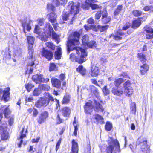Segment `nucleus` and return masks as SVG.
<instances>
[{
	"instance_id": "f257e3e1",
	"label": "nucleus",
	"mask_w": 153,
	"mask_h": 153,
	"mask_svg": "<svg viewBox=\"0 0 153 153\" xmlns=\"http://www.w3.org/2000/svg\"><path fill=\"white\" fill-rule=\"evenodd\" d=\"M80 34L79 32L75 31L73 36L70 37L68 39V42L67 43L68 51L70 52L71 51L75 50L76 53L79 55L81 53L80 56L75 59L76 62L79 64H82L86 60L85 58L87 54L85 49L80 47L76 46V45L79 43V39Z\"/></svg>"
},
{
	"instance_id": "f03ea898",
	"label": "nucleus",
	"mask_w": 153,
	"mask_h": 153,
	"mask_svg": "<svg viewBox=\"0 0 153 153\" xmlns=\"http://www.w3.org/2000/svg\"><path fill=\"white\" fill-rule=\"evenodd\" d=\"M43 30L44 35H43L42 40H44L45 41H46L48 36L51 35L52 33V38L55 40L56 42L57 43L59 42V36L54 31L52 26L50 25L49 23L48 22H46Z\"/></svg>"
},
{
	"instance_id": "7ed1b4c3",
	"label": "nucleus",
	"mask_w": 153,
	"mask_h": 153,
	"mask_svg": "<svg viewBox=\"0 0 153 153\" xmlns=\"http://www.w3.org/2000/svg\"><path fill=\"white\" fill-rule=\"evenodd\" d=\"M68 7L70 8V12L71 15V21H73L75 19V16L79 13L80 9L79 4L78 3H74L73 1H70L68 3Z\"/></svg>"
},
{
	"instance_id": "20e7f679",
	"label": "nucleus",
	"mask_w": 153,
	"mask_h": 153,
	"mask_svg": "<svg viewBox=\"0 0 153 153\" xmlns=\"http://www.w3.org/2000/svg\"><path fill=\"white\" fill-rule=\"evenodd\" d=\"M137 144L141 146V149L143 153H149L150 149L147 145V141L143 139L138 138L137 142Z\"/></svg>"
},
{
	"instance_id": "39448f33",
	"label": "nucleus",
	"mask_w": 153,
	"mask_h": 153,
	"mask_svg": "<svg viewBox=\"0 0 153 153\" xmlns=\"http://www.w3.org/2000/svg\"><path fill=\"white\" fill-rule=\"evenodd\" d=\"M112 143L114 146L109 145L107 148V153H112L114 147L115 148V153H119L120 152V145L119 143L117 140H114L112 141Z\"/></svg>"
},
{
	"instance_id": "423d86ee",
	"label": "nucleus",
	"mask_w": 153,
	"mask_h": 153,
	"mask_svg": "<svg viewBox=\"0 0 153 153\" xmlns=\"http://www.w3.org/2000/svg\"><path fill=\"white\" fill-rule=\"evenodd\" d=\"M94 1V0H86L85 4L82 5V7L87 10H88L90 7L93 10L99 8L98 5L93 4Z\"/></svg>"
},
{
	"instance_id": "0eeeda50",
	"label": "nucleus",
	"mask_w": 153,
	"mask_h": 153,
	"mask_svg": "<svg viewBox=\"0 0 153 153\" xmlns=\"http://www.w3.org/2000/svg\"><path fill=\"white\" fill-rule=\"evenodd\" d=\"M32 79L33 81L37 83H39L41 82H47L49 80V78H48L45 79L44 76L41 74L34 75L32 77Z\"/></svg>"
},
{
	"instance_id": "6e6552de",
	"label": "nucleus",
	"mask_w": 153,
	"mask_h": 153,
	"mask_svg": "<svg viewBox=\"0 0 153 153\" xmlns=\"http://www.w3.org/2000/svg\"><path fill=\"white\" fill-rule=\"evenodd\" d=\"M144 33L146 35V39H152L153 38V29L146 25L144 27Z\"/></svg>"
},
{
	"instance_id": "1a4fd4ad",
	"label": "nucleus",
	"mask_w": 153,
	"mask_h": 153,
	"mask_svg": "<svg viewBox=\"0 0 153 153\" xmlns=\"http://www.w3.org/2000/svg\"><path fill=\"white\" fill-rule=\"evenodd\" d=\"M131 83L129 80L127 81L123 84V86L125 88L124 92L127 96H130L133 93V89L131 87Z\"/></svg>"
},
{
	"instance_id": "9d476101",
	"label": "nucleus",
	"mask_w": 153,
	"mask_h": 153,
	"mask_svg": "<svg viewBox=\"0 0 153 153\" xmlns=\"http://www.w3.org/2000/svg\"><path fill=\"white\" fill-rule=\"evenodd\" d=\"M48 104V99L44 97L41 98L35 103V106L38 108L46 107Z\"/></svg>"
},
{
	"instance_id": "9b49d317",
	"label": "nucleus",
	"mask_w": 153,
	"mask_h": 153,
	"mask_svg": "<svg viewBox=\"0 0 153 153\" xmlns=\"http://www.w3.org/2000/svg\"><path fill=\"white\" fill-rule=\"evenodd\" d=\"M42 56L45 57L48 60L51 59L53 57V53L50 51L43 48L42 51Z\"/></svg>"
},
{
	"instance_id": "f8f14e48",
	"label": "nucleus",
	"mask_w": 153,
	"mask_h": 153,
	"mask_svg": "<svg viewBox=\"0 0 153 153\" xmlns=\"http://www.w3.org/2000/svg\"><path fill=\"white\" fill-rule=\"evenodd\" d=\"M10 88L9 87L6 88L4 90L0 89V97H2L5 101L7 100L9 97L10 93Z\"/></svg>"
},
{
	"instance_id": "ddd939ff",
	"label": "nucleus",
	"mask_w": 153,
	"mask_h": 153,
	"mask_svg": "<svg viewBox=\"0 0 153 153\" xmlns=\"http://www.w3.org/2000/svg\"><path fill=\"white\" fill-rule=\"evenodd\" d=\"M48 117V114L47 111L42 112L39 116L37 119V122L39 124H41L44 123Z\"/></svg>"
},
{
	"instance_id": "4468645a",
	"label": "nucleus",
	"mask_w": 153,
	"mask_h": 153,
	"mask_svg": "<svg viewBox=\"0 0 153 153\" xmlns=\"http://www.w3.org/2000/svg\"><path fill=\"white\" fill-rule=\"evenodd\" d=\"M121 76H123V78H124V79L122 78H119L117 79L114 81V84L115 86L117 87H118L123 82L124 79L126 80V79L129 78L126 72L122 73Z\"/></svg>"
},
{
	"instance_id": "2eb2a0df",
	"label": "nucleus",
	"mask_w": 153,
	"mask_h": 153,
	"mask_svg": "<svg viewBox=\"0 0 153 153\" xmlns=\"http://www.w3.org/2000/svg\"><path fill=\"white\" fill-rule=\"evenodd\" d=\"M124 32L122 30H119L115 33V35L111 34L110 37L114 39L115 40H120L122 39V37L124 35Z\"/></svg>"
},
{
	"instance_id": "dca6fc26",
	"label": "nucleus",
	"mask_w": 153,
	"mask_h": 153,
	"mask_svg": "<svg viewBox=\"0 0 153 153\" xmlns=\"http://www.w3.org/2000/svg\"><path fill=\"white\" fill-rule=\"evenodd\" d=\"M92 102L89 101L87 102L84 106L85 112L88 114H90L92 111L94 106L92 105Z\"/></svg>"
},
{
	"instance_id": "f3484780",
	"label": "nucleus",
	"mask_w": 153,
	"mask_h": 153,
	"mask_svg": "<svg viewBox=\"0 0 153 153\" xmlns=\"http://www.w3.org/2000/svg\"><path fill=\"white\" fill-rule=\"evenodd\" d=\"M94 108L95 111L98 113L103 111L104 109L102 105L100 103L99 101L94 100Z\"/></svg>"
},
{
	"instance_id": "a211bd4d",
	"label": "nucleus",
	"mask_w": 153,
	"mask_h": 153,
	"mask_svg": "<svg viewBox=\"0 0 153 153\" xmlns=\"http://www.w3.org/2000/svg\"><path fill=\"white\" fill-rule=\"evenodd\" d=\"M89 90L92 94H93L98 100L101 101L98 90L96 87L93 85L90 86Z\"/></svg>"
},
{
	"instance_id": "6ab92c4d",
	"label": "nucleus",
	"mask_w": 153,
	"mask_h": 153,
	"mask_svg": "<svg viewBox=\"0 0 153 153\" xmlns=\"http://www.w3.org/2000/svg\"><path fill=\"white\" fill-rule=\"evenodd\" d=\"M52 2V3L48 4H47V9L48 11H51L53 12L55 10V6L53 4H55L56 6H58L60 5V2L58 0H51Z\"/></svg>"
},
{
	"instance_id": "aec40b11",
	"label": "nucleus",
	"mask_w": 153,
	"mask_h": 153,
	"mask_svg": "<svg viewBox=\"0 0 153 153\" xmlns=\"http://www.w3.org/2000/svg\"><path fill=\"white\" fill-rule=\"evenodd\" d=\"M111 20V18L107 16V13L106 10L103 9L102 10V22L105 24L108 23Z\"/></svg>"
},
{
	"instance_id": "412c9836",
	"label": "nucleus",
	"mask_w": 153,
	"mask_h": 153,
	"mask_svg": "<svg viewBox=\"0 0 153 153\" xmlns=\"http://www.w3.org/2000/svg\"><path fill=\"white\" fill-rule=\"evenodd\" d=\"M48 20L52 23V25L55 28V25L54 23H56V16L54 12H51L50 14H48Z\"/></svg>"
},
{
	"instance_id": "4be33fe9",
	"label": "nucleus",
	"mask_w": 153,
	"mask_h": 153,
	"mask_svg": "<svg viewBox=\"0 0 153 153\" xmlns=\"http://www.w3.org/2000/svg\"><path fill=\"white\" fill-rule=\"evenodd\" d=\"M31 22H32L31 20L29 22H27L26 21H22V25L23 27V31L25 33H26V29L27 31H29L31 29L30 26V23Z\"/></svg>"
},
{
	"instance_id": "5701e85b",
	"label": "nucleus",
	"mask_w": 153,
	"mask_h": 153,
	"mask_svg": "<svg viewBox=\"0 0 153 153\" xmlns=\"http://www.w3.org/2000/svg\"><path fill=\"white\" fill-rule=\"evenodd\" d=\"M51 81L52 85L58 89L61 88V82L60 81L56 78L53 77L51 79Z\"/></svg>"
},
{
	"instance_id": "b1692460",
	"label": "nucleus",
	"mask_w": 153,
	"mask_h": 153,
	"mask_svg": "<svg viewBox=\"0 0 153 153\" xmlns=\"http://www.w3.org/2000/svg\"><path fill=\"white\" fill-rule=\"evenodd\" d=\"M61 112L62 115L64 117H68L71 113V109L69 107H64L61 110Z\"/></svg>"
},
{
	"instance_id": "393cba45",
	"label": "nucleus",
	"mask_w": 153,
	"mask_h": 153,
	"mask_svg": "<svg viewBox=\"0 0 153 153\" xmlns=\"http://www.w3.org/2000/svg\"><path fill=\"white\" fill-rule=\"evenodd\" d=\"M149 67L146 64H143L140 66V72L141 74H144L148 70Z\"/></svg>"
},
{
	"instance_id": "a878e982",
	"label": "nucleus",
	"mask_w": 153,
	"mask_h": 153,
	"mask_svg": "<svg viewBox=\"0 0 153 153\" xmlns=\"http://www.w3.org/2000/svg\"><path fill=\"white\" fill-rule=\"evenodd\" d=\"M61 55V48L60 47H58L57 48V51L55 53L54 57L55 59H60Z\"/></svg>"
},
{
	"instance_id": "bb28decb",
	"label": "nucleus",
	"mask_w": 153,
	"mask_h": 153,
	"mask_svg": "<svg viewBox=\"0 0 153 153\" xmlns=\"http://www.w3.org/2000/svg\"><path fill=\"white\" fill-rule=\"evenodd\" d=\"M22 54V49L19 48H17L14 50L13 53V56L15 57H19L21 56Z\"/></svg>"
},
{
	"instance_id": "cd10ccee",
	"label": "nucleus",
	"mask_w": 153,
	"mask_h": 153,
	"mask_svg": "<svg viewBox=\"0 0 153 153\" xmlns=\"http://www.w3.org/2000/svg\"><path fill=\"white\" fill-rule=\"evenodd\" d=\"M9 106H2L1 108H2L3 107L4 108V114L5 117L6 118H8L9 117V115L10 114L11 111L8 108Z\"/></svg>"
},
{
	"instance_id": "c85d7f7f",
	"label": "nucleus",
	"mask_w": 153,
	"mask_h": 153,
	"mask_svg": "<svg viewBox=\"0 0 153 153\" xmlns=\"http://www.w3.org/2000/svg\"><path fill=\"white\" fill-rule=\"evenodd\" d=\"M112 92L114 95L120 96L123 94V90H119L118 88H112Z\"/></svg>"
},
{
	"instance_id": "c756f323",
	"label": "nucleus",
	"mask_w": 153,
	"mask_h": 153,
	"mask_svg": "<svg viewBox=\"0 0 153 153\" xmlns=\"http://www.w3.org/2000/svg\"><path fill=\"white\" fill-rule=\"evenodd\" d=\"M141 24V20L140 19H137L134 20L132 22V27L133 28L135 29L138 27Z\"/></svg>"
},
{
	"instance_id": "7c9ffc66",
	"label": "nucleus",
	"mask_w": 153,
	"mask_h": 153,
	"mask_svg": "<svg viewBox=\"0 0 153 153\" xmlns=\"http://www.w3.org/2000/svg\"><path fill=\"white\" fill-rule=\"evenodd\" d=\"M70 15H71V13L69 14V12H66L64 11L62 13V17L63 21H67L68 20L69 17Z\"/></svg>"
},
{
	"instance_id": "2f4dec72",
	"label": "nucleus",
	"mask_w": 153,
	"mask_h": 153,
	"mask_svg": "<svg viewBox=\"0 0 153 153\" xmlns=\"http://www.w3.org/2000/svg\"><path fill=\"white\" fill-rule=\"evenodd\" d=\"M35 63L34 62H31L30 63H29L28 64L27 67V70L26 71V72H28V71L29 72L30 74H31L33 72V66L35 65Z\"/></svg>"
},
{
	"instance_id": "473e14b6",
	"label": "nucleus",
	"mask_w": 153,
	"mask_h": 153,
	"mask_svg": "<svg viewBox=\"0 0 153 153\" xmlns=\"http://www.w3.org/2000/svg\"><path fill=\"white\" fill-rule=\"evenodd\" d=\"M99 72L98 68L97 67L95 66L91 69V76L93 77H95L97 75Z\"/></svg>"
},
{
	"instance_id": "72a5a7b5",
	"label": "nucleus",
	"mask_w": 153,
	"mask_h": 153,
	"mask_svg": "<svg viewBox=\"0 0 153 153\" xmlns=\"http://www.w3.org/2000/svg\"><path fill=\"white\" fill-rule=\"evenodd\" d=\"M39 88L41 90H42L45 91H48L50 89V86L45 84H42L39 86Z\"/></svg>"
},
{
	"instance_id": "f704fd0d",
	"label": "nucleus",
	"mask_w": 153,
	"mask_h": 153,
	"mask_svg": "<svg viewBox=\"0 0 153 153\" xmlns=\"http://www.w3.org/2000/svg\"><path fill=\"white\" fill-rule=\"evenodd\" d=\"M28 54L29 58L32 59L33 56V46L32 45H29L28 47Z\"/></svg>"
},
{
	"instance_id": "c9c22d12",
	"label": "nucleus",
	"mask_w": 153,
	"mask_h": 153,
	"mask_svg": "<svg viewBox=\"0 0 153 153\" xmlns=\"http://www.w3.org/2000/svg\"><path fill=\"white\" fill-rule=\"evenodd\" d=\"M24 128H22V131L21 132V136L20 137V139H21L20 142L18 143V147L19 148H20L21 147V145L22 144L23 140L22 139L24 137L26 136V135L24 133Z\"/></svg>"
},
{
	"instance_id": "e433bc0d",
	"label": "nucleus",
	"mask_w": 153,
	"mask_h": 153,
	"mask_svg": "<svg viewBox=\"0 0 153 153\" xmlns=\"http://www.w3.org/2000/svg\"><path fill=\"white\" fill-rule=\"evenodd\" d=\"M70 97L68 95H66L64 96L62 103L63 104H67L69 103L70 101Z\"/></svg>"
},
{
	"instance_id": "4c0bfd02",
	"label": "nucleus",
	"mask_w": 153,
	"mask_h": 153,
	"mask_svg": "<svg viewBox=\"0 0 153 153\" xmlns=\"http://www.w3.org/2000/svg\"><path fill=\"white\" fill-rule=\"evenodd\" d=\"M89 37L88 35H84L82 38V42L83 44L87 45L88 43Z\"/></svg>"
},
{
	"instance_id": "58836bf2",
	"label": "nucleus",
	"mask_w": 153,
	"mask_h": 153,
	"mask_svg": "<svg viewBox=\"0 0 153 153\" xmlns=\"http://www.w3.org/2000/svg\"><path fill=\"white\" fill-rule=\"evenodd\" d=\"M77 71L79 72L82 75L85 74L86 70L83 68L82 65L79 66L76 69Z\"/></svg>"
},
{
	"instance_id": "ea45409f",
	"label": "nucleus",
	"mask_w": 153,
	"mask_h": 153,
	"mask_svg": "<svg viewBox=\"0 0 153 153\" xmlns=\"http://www.w3.org/2000/svg\"><path fill=\"white\" fill-rule=\"evenodd\" d=\"M87 46L90 48H95L97 46V44L95 41H92L89 42Z\"/></svg>"
},
{
	"instance_id": "a19ab883",
	"label": "nucleus",
	"mask_w": 153,
	"mask_h": 153,
	"mask_svg": "<svg viewBox=\"0 0 153 153\" xmlns=\"http://www.w3.org/2000/svg\"><path fill=\"white\" fill-rule=\"evenodd\" d=\"M78 145L74 140L72 141V147L71 151H75V150H78Z\"/></svg>"
},
{
	"instance_id": "79ce46f5",
	"label": "nucleus",
	"mask_w": 153,
	"mask_h": 153,
	"mask_svg": "<svg viewBox=\"0 0 153 153\" xmlns=\"http://www.w3.org/2000/svg\"><path fill=\"white\" fill-rule=\"evenodd\" d=\"M45 45L47 47L53 50L55 49V46L52 42H47L45 43Z\"/></svg>"
},
{
	"instance_id": "37998d69",
	"label": "nucleus",
	"mask_w": 153,
	"mask_h": 153,
	"mask_svg": "<svg viewBox=\"0 0 153 153\" xmlns=\"http://www.w3.org/2000/svg\"><path fill=\"white\" fill-rule=\"evenodd\" d=\"M138 56L139 59L142 62H143V63L146 60V56L143 53H140L138 54Z\"/></svg>"
},
{
	"instance_id": "c03bdc74",
	"label": "nucleus",
	"mask_w": 153,
	"mask_h": 153,
	"mask_svg": "<svg viewBox=\"0 0 153 153\" xmlns=\"http://www.w3.org/2000/svg\"><path fill=\"white\" fill-rule=\"evenodd\" d=\"M45 95L46 96L45 97H46V99H48V103H49L50 101H53L54 98L50 95V93L48 92H45Z\"/></svg>"
},
{
	"instance_id": "a18cd8bd",
	"label": "nucleus",
	"mask_w": 153,
	"mask_h": 153,
	"mask_svg": "<svg viewBox=\"0 0 153 153\" xmlns=\"http://www.w3.org/2000/svg\"><path fill=\"white\" fill-rule=\"evenodd\" d=\"M27 39L28 43L32 46L34 42V38L32 36H28L27 37Z\"/></svg>"
},
{
	"instance_id": "49530a36",
	"label": "nucleus",
	"mask_w": 153,
	"mask_h": 153,
	"mask_svg": "<svg viewBox=\"0 0 153 153\" xmlns=\"http://www.w3.org/2000/svg\"><path fill=\"white\" fill-rule=\"evenodd\" d=\"M41 92V90L39 88L35 89L33 92V95L35 96H37L40 95Z\"/></svg>"
},
{
	"instance_id": "de8ad7c7",
	"label": "nucleus",
	"mask_w": 153,
	"mask_h": 153,
	"mask_svg": "<svg viewBox=\"0 0 153 153\" xmlns=\"http://www.w3.org/2000/svg\"><path fill=\"white\" fill-rule=\"evenodd\" d=\"M122 9L123 7L122 5L118 6L114 12V15H118L122 10Z\"/></svg>"
},
{
	"instance_id": "09e8293b",
	"label": "nucleus",
	"mask_w": 153,
	"mask_h": 153,
	"mask_svg": "<svg viewBox=\"0 0 153 153\" xmlns=\"http://www.w3.org/2000/svg\"><path fill=\"white\" fill-rule=\"evenodd\" d=\"M108 27V25L100 26L98 25V28L99 30L101 32H103L106 31Z\"/></svg>"
},
{
	"instance_id": "8fccbe9b",
	"label": "nucleus",
	"mask_w": 153,
	"mask_h": 153,
	"mask_svg": "<svg viewBox=\"0 0 153 153\" xmlns=\"http://www.w3.org/2000/svg\"><path fill=\"white\" fill-rule=\"evenodd\" d=\"M112 126L110 122H107L105 125V128L107 131H110L112 129Z\"/></svg>"
},
{
	"instance_id": "3c124183",
	"label": "nucleus",
	"mask_w": 153,
	"mask_h": 153,
	"mask_svg": "<svg viewBox=\"0 0 153 153\" xmlns=\"http://www.w3.org/2000/svg\"><path fill=\"white\" fill-rule=\"evenodd\" d=\"M94 116V119L98 123L102 121L103 119V117L98 114H96Z\"/></svg>"
},
{
	"instance_id": "603ef678",
	"label": "nucleus",
	"mask_w": 153,
	"mask_h": 153,
	"mask_svg": "<svg viewBox=\"0 0 153 153\" xmlns=\"http://www.w3.org/2000/svg\"><path fill=\"white\" fill-rule=\"evenodd\" d=\"M25 87L28 92L30 91L31 89L34 87V86L31 83H28L25 84Z\"/></svg>"
},
{
	"instance_id": "864d4df0",
	"label": "nucleus",
	"mask_w": 153,
	"mask_h": 153,
	"mask_svg": "<svg viewBox=\"0 0 153 153\" xmlns=\"http://www.w3.org/2000/svg\"><path fill=\"white\" fill-rule=\"evenodd\" d=\"M9 137L8 133L7 132H4L1 135V138L3 140H7Z\"/></svg>"
},
{
	"instance_id": "5fc2aeb1",
	"label": "nucleus",
	"mask_w": 153,
	"mask_h": 153,
	"mask_svg": "<svg viewBox=\"0 0 153 153\" xmlns=\"http://www.w3.org/2000/svg\"><path fill=\"white\" fill-rule=\"evenodd\" d=\"M133 14L136 17L139 16L142 14V12L139 10H136L132 12Z\"/></svg>"
},
{
	"instance_id": "6e6d98bb",
	"label": "nucleus",
	"mask_w": 153,
	"mask_h": 153,
	"mask_svg": "<svg viewBox=\"0 0 153 153\" xmlns=\"http://www.w3.org/2000/svg\"><path fill=\"white\" fill-rule=\"evenodd\" d=\"M102 15V11L101 10L98 11L95 14V19H99Z\"/></svg>"
},
{
	"instance_id": "4d7b16f0",
	"label": "nucleus",
	"mask_w": 153,
	"mask_h": 153,
	"mask_svg": "<svg viewBox=\"0 0 153 153\" xmlns=\"http://www.w3.org/2000/svg\"><path fill=\"white\" fill-rule=\"evenodd\" d=\"M102 90L105 95H107L109 93V91L108 89L107 88L106 86H105L103 88Z\"/></svg>"
},
{
	"instance_id": "13d9d810",
	"label": "nucleus",
	"mask_w": 153,
	"mask_h": 153,
	"mask_svg": "<svg viewBox=\"0 0 153 153\" xmlns=\"http://www.w3.org/2000/svg\"><path fill=\"white\" fill-rule=\"evenodd\" d=\"M136 105L134 103H132L131 106V109L132 113L134 112V113H135L136 111Z\"/></svg>"
},
{
	"instance_id": "bf43d9fd",
	"label": "nucleus",
	"mask_w": 153,
	"mask_h": 153,
	"mask_svg": "<svg viewBox=\"0 0 153 153\" xmlns=\"http://www.w3.org/2000/svg\"><path fill=\"white\" fill-rule=\"evenodd\" d=\"M56 68V65L54 63H51L50 65L49 70L50 71L54 70Z\"/></svg>"
},
{
	"instance_id": "052dcab7",
	"label": "nucleus",
	"mask_w": 153,
	"mask_h": 153,
	"mask_svg": "<svg viewBox=\"0 0 153 153\" xmlns=\"http://www.w3.org/2000/svg\"><path fill=\"white\" fill-rule=\"evenodd\" d=\"M33 100V98L32 97H30L27 98L26 97L25 98V104L26 105H28V104L27 103V102H31Z\"/></svg>"
},
{
	"instance_id": "680f3d73",
	"label": "nucleus",
	"mask_w": 153,
	"mask_h": 153,
	"mask_svg": "<svg viewBox=\"0 0 153 153\" xmlns=\"http://www.w3.org/2000/svg\"><path fill=\"white\" fill-rule=\"evenodd\" d=\"M62 119H61L60 117V116L59 114H58L56 117L57 124H59L62 122Z\"/></svg>"
},
{
	"instance_id": "e2e57ef3",
	"label": "nucleus",
	"mask_w": 153,
	"mask_h": 153,
	"mask_svg": "<svg viewBox=\"0 0 153 153\" xmlns=\"http://www.w3.org/2000/svg\"><path fill=\"white\" fill-rule=\"evenodd\" d=\"M34 32L37 34H40V32L39 29V26L38 25H36L35 26Z\"/></svg>"
},
{
	"instance_id": "0e129e2a",
	"label": "nucleus",
	"mask_w": 153,
	"mask_h": 153,
	"mask_svg": "<svg viewBox=\"0 0 153 153\" xmlns=\"http://www.w3.org/2000/svg\"><path fill=\"white\" fill-rule=\"evenodd\" d=\"M33 115L34 117H36L38 114V112L37 110L34 108H33Z\"/></svg>"
},
{
	"instance_id": "69168bd1",
	"label": "nucleus",
	"mask_w": 153,
	"mask_h": 153,
	"mask_svg": "<svg viewBox=\"0 0 153 153\" xmlns=\"http://www.w3.org/2000/svg\"><path fill=\"white\" fill-rule=\"evenodd\" d=\"M61 142V140H60L58 141L56 143V150L57 152L58 150L59 149L60 145Z\"/></svg>"
},
{
	"instance_id": "338daca9",
	"label": "nucleus",
	"mask_w": 153,
	"mask_h": 153,
	"mask_svg": "<svg viewBox=\"0 0 153 153\" xmlns=\"http://www.w3.org/2000/svg\"><path fill=\"white\" fill-rule=\"evenodd\" d=\"M35 150V148H33V146H30L28 152L30 153H33Z\"/></svg>"
},
{
	"instance_id": "774afa93",
	"label": "nucleus",
	"mask_w": 153,
	"mask_h": 153,
	"mask_svg": "<svg viewBox=\"0 0 153 153\" xmlns=\"http://www.w3.org/2000/svg\"><path fill=\"white\" fill-rule=\"evenodd\" d=\"M88 22L90 24H94V20L92 18H90L88 20Z\"/></svg>"
}]
</instances>
